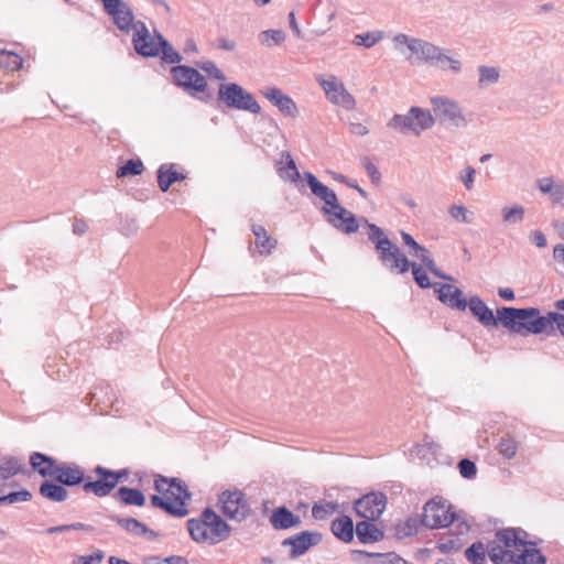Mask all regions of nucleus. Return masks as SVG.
Returning a JSON list of instances; mask_svg holds the SVG:
<instances>
[{
	"mask_svg": "<svg viewBox=\"0 0 564 564\" xmlns=\"http://www.w3.org/2000/svg\"><path fill=\"white\" fill-rule=\"evenodd\" d=\"M303 177L306 181L312 194L324 203V206L322 207L323 213H325V209L332 208L338 203L336 193L319 182L313 173L304 172Z\"/></svg>",
	"mask_w": 564,
	"mask_h": 564,
	"instance_id": "aec40b11",
	"label": "nucleus"
},
{
	"mask_svg": "<svg viewBox=\"0 0 564 564\" xmlns=\"http://www.w3.org/2000/svg\"><path fill=\"white\" fill-rule=\"evenodd\" d=\"M516 529H503L496 533L495 540L485 545L486 555L494 564H505L508 558L517 560L527 545Z\"/></svg>",
	"mask_w": 564,
	"mask_h": 564,
	"instance_id": "f03ea898",
	"label": "nucleus"
},
{
	"mask_svg": "<svg viewBox=\"0 0 564 564\" xmlns=\"http://www.w3.org/2000/svg\"><path fill=\"white\" fill-rule=\"evenodd\" d=\"M433 286L434 291L437 293V299L444 304L449 300L453 292L459 293V289L452 284L435 283Z\"/></svg>",
	"mask_w": 564,
	"mask_h": 564,
	"instance_id": "6e6d98bb",
	"label": "nucleus"
},
{
	"mask_svg": "<svg viewBox=\"0 0 564 564\" xmlns=\"http://www.w3.org/2000/svg\"><path fill=\"white\" fill-rule=\"evenodd\" d=\"M30 464L42 477L52 478H55L56 470L59 466V463H57L53 457L37 452L31 455Z\"/></svg>",
	"mask_w": 564,
	"mask_h": 564,
	"instance_id": "bb28decb",
	"label": "nucleus"
},
{
	"mask_svg": "<svg viewBox=\"0 0 564 564\" xmlns=\"http://www.w3.org/2000/svg\"><path fill=\"white\" fill-rule=\"evenodd\" d=\"M414 257L419 258L424 265L432 274L440 279L452 281L453 278L444 274L435 264V261L430 254V251L424 247V251L417 252Z\"/></svg>",
	"mask_w": 564,
	"mask_h": 564,
	"instance_id": "c03bdc74",
	"label": "nucleus"
},
{
	"mask_svg": "<svg viewBox=\"0 0 564 564\" xmlns=\"http://www.w3.org/2000/svg\"><path fill=\"white\" fill-rule=\"evenodd\" d=\"M23 59L10 51H0V67L14 72L22 67Z\"/></svg>",
	"mask_w": 564,
	"mask_h": 564,
	"instance_id": "de8ad7c7",
	"label": "nucleus"
},
{
	"mask_svg": "<svg viewBox=\"0 0 564 564\" xmlns=\"http://www.w3.org/2000/svg\"><path fill=\"white\" fill-rule=\"evenodd\" d=\"M400 235L404 246L409 248L410 256L414 257L417 252L424 251V247L417 243L410 234L402 230Z\"/></svg>",
	"mask_w": 564,
	"mask_h": 564,
	"instance_id": "052dcab7",
	"label": "nucleus"
},
{
	"mask_svg": "<svg viewBox=\"0 0 564 564\" xmlns=\"http://www.w3.org/2000/svg\"><path fill=\"white\" fill-rule=\"evenodd\" d=\"M332 532L336 538L341 540L343 542H350L354 539V523L352 520L347 517L343 516L332 523Z\"/></svg>",
	"mask_w": 564,
	"mask_h": 564,
	"instance_id": "2f4dec72",
	"label": "nucleus"
},
{
	"mask_svg": "<svg viewBox=\"0 0 564 564\" xmlns=\"http://www.w3.org/2000/svg\"><path fill=\"white\" fill-rule=\"evenodd\" d=\"M498 319L500 324L509 330L520 334H555L558 330L564 335V313L549 312L545 316L540 315V311L534 307L498 308Z\"/></svg>",
	"mask_w": 564,
	"mask_h": 564,
	"instance_id": "f257e3e1",
	"label": "nucleus"
},
{
	"mask_svg": "<svg viewBox=\"0 0 564 564\" xmlns=\"http://www.w3.org/2000/svg\"><path fill=\"white\" fill-rule=\"evenodd\" d=\"M430 66H434L443 72H449L454 75L463 70V62L451 50L435 45L430 62Z\"/></svg>",
	"mask_w": 564,
	"mask_h": 564,
	"instance_id": "a211bd4d",
	"label": "nucleus"
},
{
	"mask_svg": "<svg viewBox=\"0 0 564 564\" xmlns=\"http://www.w3.org/2000/svg\"><path fill=\"white\" fill-rule=\"evenodd\" d=\"M285 40V34L281 30H265L259 34V41L262 45L272 46L281 44Z\"/></svg>",
	"mask_w": 564,
	"mask_h": 564,
	"instance_id": "3c124183",
	"label": "nucleus"
},
{
	"mask_svg": "<svg viewBox=\"0 0 564 564\" xmlns=\"http://www.w3.org/2000/svg\"><path fill=\"white\" fill-rule=\"evenodd\" d=\"M377 252L381 263L391 272L403 274L410 270L411 261L394 243L389 242V246H384Z\"/></svg>",
	"mask_w": 564,
	"mask_h": 564,
	"instance_id": "4468645a",
	"label": "nucleus"
},
{
	"mask_svg": "<svg viewBox=\"0 0 564 564\" xmlns=\"http://www.w3.org/2000/svg\"><path fill=\"white\" fill-rule=\"evenodd\" d=\"M223 514L229 520L245 521L250 512V506L243 492L240 490L224 491L218 499Z\"/></svg>",
	"mask_w": 564,
	"mask_h": 564,
	"instance_id": "1a4fd4ad",
	"label": "nucleus"
},
{
	"mask_svg": "<svg viewBox=\"0 0 564 564\" xmlns=\"http://www.w3.org/2000/svg\"><path fill=\"white\" fill-rule=\"evenodd\" d=\"M328 223L340 232L350 235L358 230L359 221L357 217L348 209L343 207L339 202L332 208L325 209Z\"/></svg>",
	"mask_w": 564,
	"mask_h": 564,
	"instance_id": "f8f14e48",
	"label": "nucleus"
},
{
	"mask_svg": "<svg viewBox=\"0 0 564 564\" xmlns=\"http://www.w3.org/2000/svg\"><path fill=\"white\" fill-rule=\"evenodd\" d=\"M158 34L152 36L144 23L139 22V29H137L132 39L137 53L147 57L158 56L161 45Z\"/></svg>",
	"mask_w": 564,
	"mask_h": 564,
	"instance_id": "f3484780",
	"label": "nucleus"
},
{
	"mask_svg": "<svg viewBox=\"0 0 564 564\" xmlns=\"http://www.w3.org/2000/svg\"><path fill=\"white\" fill-rule=\"evenodd\" d=\"M524 207L521 205L505 206L501 209L502 221L506 225L520 224L524 219Z\"/></svg>",
	"mask_w": 564,
	"mask_h": 564,
	"instance_id": "79ce46f5",
	"label": "nucleus"
},
{
	"mask_svg": "<svg viewBox=\"0 0 564 564\" xmlns=\"http://www.w3.org/2000/svg\"><path fill=\"white\" fill-rule=\"evenodd\" d=\"M173 482V478L169 479L163 476H159L154 480V488L158 492H160L163 497L167 498L169 492L171 490Z\"/></svg>",
	"mask_w": 564,
	"mask_h": 564,
	"instance_id": "e2e57ef3",
	"label": "nucleus"
},
{
	"mask_svg": "<svg viewBox=\"0 0 564 564\" xmlns=\"http://www.w3.org/2000/svg\"><path fill=\"white\" fill-rule=\"evenodd\" d=\"M362 221L368 228V239L371 243L375 245L376 250L382 249L384 246H389V242H391V240L387 237V235L380 227H378L375 224L368 223L367 219H362Z\"/></svg>",
	"mask_w": 564,
	"mask_h": 564,
	"instance_id": "58836bf2",
	"label": "nucleus"
},
{
	"mask_svg": "<svg viewBox=\"0 0 564 564\" xmlns=\"http://www.w3.org/2000/svg\"><path fill=\"white\" fill-rule=\"evenodd\" d=\"M97 479L94 481H86L83 486L85 492H91L96 497H106L108 496L117 485L127 478L128 471L126 469L122 470H110L102 466H97L94 469Z\"/></svg>",
	"mask_w": 564,
	"mask_h": 564,
	"instance_id": "0eeeda50",
	"label": "nucleus"
},
{
	"mask_svg": "<svg viewBox=\"0 0 564 564\" xmlns=\"http://www.w3.org/2000/svg\"><path fill=\"white\" fill-rule=\"evenodd\" d=\"M197 66L210 77H214L221 82L226 79L224 73L212 61H202L197 64Z\"/></svg>",
	"mask_w": 564,
	"mask_h": 564,
	"instance_id": "13d9d810",
	"label": "nucleus"
},
{
	"mask_svg": "<svg viewBox=\"0 0 564 564\" xmlns=\"http://www.w3.org/2000/svg\"><path fill=\"white\" fill-rule=\"evenodd\" d=\"M270 523L275 530H286L300 527L302 521L286 507H279L272 512Z\"/></svg>",
	"mask_w": 564,
	"mask_h": 564,
	"instance_id": "393cba45",
	"label": "nucleus"
},
{
	"mask_svg": "<svg viewBox=\"0 0 564 564\" xmlns=\"http://www.w3.org/2000/svg\"><path fill=\"white\" fill-rule=\"evenodd\" d=\"M8 497V503H15V502H25L31 499V494L23 489L20 491H13L7 495Z\"/></svg>",
	"mask_w": 564,
	"mask_h": 564,
	"instance_id": "774afa93",
	"label": "nucleus"
},
{
	"mask_svg": "<svg viewBox=\"0 0 564 564\" xmlns=\"http://www.w3.org/2000/svg\"><path fill=\"white\" fill-rule=\"evenodd\" d=\"M143 170L144 166L141 160L131 159L117 170L116 175L118 178L127 177L130 175H140Z\"/></svg>",
	"mask_w": 564,
	"mask_h": 564,
	"instance_id": "09e8293b",
	"label": "nucleus"
},
{
	"mask_svg": "<svg viewBox=\"0 0 564 564\" xmlns=\"http://www.w3.org/2000/svg\"><path fill=\"white\" fill-rule=\"evenodd\" d=\"M322 536L317 532L302 531L295 535L285 539L283 546H291L290 556L299 557L308 551L310 547L319 543Z\"/></svg>",
	"mask_w": 564,
	"mask_h": 564,
	"instance_id": "6ab92c4d",
	"label": "nucleus"
},
{
	"mask_svg": "<svg viewBox=\"0 0 564 564\" xmlns=\"http://www.w3.org/2000/svg\"><path fill=\"white\" fill-rule=\"evenodd\" d=\"M116 498L127 506L142 507L145 503V497L141 490L129 487H120Z\"/></svg>",
	"mask_w": 564,
	"mask_h": 564,
	"instance_id": "c9c22d12",
	"label": "nucleus"
},
{
	"mask_svg": "<svg viewBox=\"0 0 564 564\" xmlns=\"http://www.w3.org/2000/svg\"><path fill=\"white\" fill-rule=\"evenodd\" d=\"M184 178L185 176L175 170L174 164H162L158 170V185L162 192H167L173 183Z\"/></svg>",
	"mask_w": 564,
	"mask_h": 564,
	"instance_id": "c756f323",
	"label": "nucleus"
},
{
	"mask_svg": "<svg viewBox=\"0 0 564 564\" xmlns=\"http://www.w3.org/2000/svg\"><path fill=\"white\" fill-rule=\"evenodd\" d=\"M111 520L116 521L123 530L138 536L145 535L149 539L156 538L158 533L149 529L145 524L134 518H121L112 516Z\"/></svg>",
	"mask_w": 564,
	"mask_h": 564,
	"instance_id": "cd10ccee",
	"label": "nucleus"
},
{
	"mask_svg": "<svg viewBox=\"0 0 564 564\" xmlns=\"http://www.w3.org/2000/svg\"><path fill=\"white\" fill-rule=\"evenodd\" d=\"M429 100L435 121L438 120L440 123L456 129L468 126V120L457 100L444 95L432 96Z\"/></svg>",
	"mask_w": 564,
	"mask_h": 564,
	"instance_id": "20e7f679",
	"label": "nucleus"
},
{
	"mask_svg": "<svg viewBox=\"0 0 564 564\" xmlns=\"http://www.w3.org/2000/svg\"><path fill=\"white\" fill-rule=\"evenodd\" d=\"M457 528L459 530L458 534L447 533L438 540L437 549L440 550V552L448 554L457 552L462 549L464 542L459 535L467 533L469 527L466 522L460 521Z\"/></svg>",
	"mask_w": 564,
	"mask_h": 564,
	"instance_id": "a878e982",
	"label": "nucleus"
},
{
	"mask_svg": "<svg viewBox=\"0 0 564 564\" xmlns=\"http://www.w3.org/2000/svg\"><path fill=\"white\" fill-rule=\"evenodd\" d=\"M456 520V514L451 511L446 501L432 499L423 507L422 523L427 528H445Z\"/></svg>",
	"mask_w": 564,
	"mask_h": 564,
	"instance_id": "9d476101",
	"label": "nucleus"
},
{
	"mask_svg": "<svg viewBox=\"0 0 564 564\" xmlns=\"http://www.w3.org/2000/svg\"><path fill=\"white\" fill-rule=\"evenodd\" d=\"M386 502L381 492H370L355 502V510L360 518L375 521L383 513Z\"/></svg>",
	"mask_w": 564,
	"mask_h": 564,
	"instance_id": "ddd939ff",
	"label": "nucleus"
},
{
	"mask_svg": "<svg viewBox=\"0 0 564 564\" xmlns=\"http://www.w3.org/2000/svg\"><path fill=\"white\" fill-rule=\"evenodd\" d=\"M167 499L172 501V503H182L183 507H186L187 501L191 500V494L180 480L173 478Z\"/></svg>",
	"mask_w": 564,
	"mask_h": 564,
	"instance_id": "a19ab883",
	"label": "nucleus"
},
{
	"mask_svg": "<svg viewBox=\"0 0 564 564\" xmlns=\"http://www.w3.org/2000/svg\"><path fill=\"white\" fill-rule=\"evenodd\" d=\"M203 518L206 520L207 544L215 545L230 536L231 528L213 509L206 508Z\"/></svg>",
	"mask_w": 564,
	"mask_h": 564,
	"instance_id": "2eb2a0df",
	"label": "nucleus"
},
{
	"mask_svg": "<svg viewBox=\"0 0 564 564\" xmlns=\"http://www.w3.org/2000/svg\"><path fill=\"white\" fill-rule=\"evenodd\" d=\"M187 530L191 538L197 543H207V527L203 513L199 519H189L187 521Z\"/></svg>",
	"mask_w": 564,
	"mask_h": 564,
	"instance_id": "4c0bfd02",
	"label": "nucleus"
},
{
	"mask_svg": "<svg viewBox=\"0 0 564 564\" xmlns=\"http://www.w3.org/2000/svg\"><path fill=\"white\" fill-rule=\"evenodd\" d=\"M351 557L355 564H377L370 558V552L354 550L351 551Z\"/></svg>",
	"mask_w": 564,
	"mask_h": 564,
	"instance_id": "338daca9",
	"label": "nucleus"
},
{
	"mask_svg": "<svg viewBox=\"0 0 564 564\" xmlns=\"http://www.w3.org/2000/svg\"><path fill=\"white\" fill-rule=\"evenodd\" d=\"M410 269L412 270L413 278L420 288L427 289L432 286L430 279L426 272L423 270L422 265H419L415 262H411Z\"/></svg>",
	"mask_w": 564,
	"mask_h": 564,
	"instance_id": "5fc2aeb1",
	"label": "nucleus"
},
{
	"mask_svg": "<svg viewBox=\"0 0 564 564\" xmlns=\"http://www.w3.org/2000/svg\"><path fill=\"white\" fill-rule=\"evenodd\" d=\"M448 214L462 224L471 223L473 214L463 205H452L448 208Z\"/></svg>",
	"mask_w": 564,
	"mask_h": 564,
	"instance_id": "864d4df0",
	"label": "nucleus"
},
{
	"mask_svg": "<svg viewBox=\"0 0 564 564\" xmlns=\"http://www.w3.org/2000/svg\"><path fill=\"white\" fill-rule=\"evenodd\" d=\"M151 505L155 508H161L169 514L174 517H185L188 513V509L183 507L182 503H172L167 498L153 495L150 499Z\"/></svg>",
	"mask_w": 564,
	"mask_h": 564,
	"instance_id": "72a5a7b5",
	"label": "nucleus"
},
{
	"mask_svg": "<svg viewBox=\"0 0 564 564\" xmlns=\"http://www.w3.org/2000/svg\"><path fill=\"white\" fill-rule=\"evenodd\" d=\"M316 80L329 102L340 106L346 110H352L356 107V99L338 77L335 75H328L327 77L317 76Z\"/></svg>",
	"mask_w": 564,
	"mask_h": 564,
	"instance_id": "6e6552de",
	"label": "nucleus"
},
{
	"mask_svg": "<svg viewBox=\"0 0 564 564\" xmlns=\"http://www.w3.org/2000/svg\"><path fill=\"white\" fill-rule=\"evenodd\" d=\"M40 494L44 498L54 502H62L68 498V492L62 484L47 480L41 484Z\"/></svg>",
	"mask_w": 564,
	"mask_h": 564,
	"instance_id": "473e14b6",
	"label": "nucleus"
},
{
	"mask_svg": "<svg viewBox=\"0 0 564 564\" xmlns=\"http://www.w3.org/2000/svg\"><path fill=\"white\" fill-rule=\"evenodd\" d=\"M392 42L394 48L408 61H415L417 63L427 64L433 51H435V44L404 33L394 35Z\"/></svg>",
	"mask_w": 564,
	"mask_h": 564,
	"instance_id": "39448f33",
	"label": "nucleus"
},
{
	"mask_svg": "<svg viewBox=\"0 0 564 564\" xmlns=\"http://www.w3.org/2000/svg\"><path fill=\"white\" fill-rule=\"evenodd\" d=\"M356 534L361 543L379 542L383 539V532L373 523L368 521H360L356 525Z\"/></svg>",
	"mask_w": 564,
	"mask_h": 564,
	"instance_id": "7c9ffc66",
	"label": "nucleus"
},
{
	"mask_svg": "<svg viewBox=\"0 0 564 564\" xmlns=\"http://www.w3.org/2000/svg\"><path fill=\"white\" fill-rule=\"evenodd\" d=\"M475 176H476V170L473 166H470V165H467L459 173V180L464 184V186H465V188L467 191H471L473 189L474 182H475Z\"/></svg>",
	"mask_w": 564,
	"mask_h": 564,
	"instance_id": "bf43d9fd",
	"label": "nucleus"
},
{
	"mask_svg": "<svg viewBox=\"0 0 564 564\" xmlns=\"http://www.w3.org/2000/svg\"><path fill=\"white\" fill-rule=\"evenodd\" d=\"M498 448L499 453L503 457H506L507 459H511L512 457H514L517 453V443L512 438L503 437L501 438Z\"/></svg>",
	"mask_w": 564,
	"mask_h": 564,
	"instance_id": "4d7b16f0",
	"label": "nucleus"
},
{
	"mask_svg": "<svg viewBox=\"0 0 564 564\" xmlns=\"http://www.w3.org/2000/svg\"><path fill=\"white\" fill-rule=\"evenodd\" d=\"M105 10L113 19L115 24L121 31H129L131 28L139 29V22L134 23L133 14L129 7L122 0H101Z\"/></svg>",
	"mask_w": 564,
	"mask_h": 564,
	"instance_id": "dca6fc26",
	"label": "nucleus"
},
{
	"mask_svg": "<svg viewBox=\"0 0 564 564\" xmlns=\"http://www.w3.org/2000/svg\"><path fill=\"white\" fill-rule=\"evenodd\" d=\"M536 187L543 194H547L554 205L564 206V181L542 177L536 181Z\"/></svg>",
	"mask_w": 564,
	"mask_h": 564,
	"instance_id": "b1692460",
	"label": "nucleus"
},
{
	"mask_svg": "<svg viewBox=\"0 0 564 564\" xmlns=\"http://www.w3.org/2000/svg\"><path fill=\"white\" fill-rule=\"evenodd\" d=\"M21 469L19 460L14 457L0 459V480H7L17 475Z\"/></svg>",
	"mask_w": 564,
	"mask_h": 564,
	"instance_id": "49530a36",
	"label": "nucleus"
},
{
	"mask_svg": "<svg viewBox=\"0 0 564 564\" xmlns=\"http://www.w3.org/2000/svg\"><path fill=\"white\" fill-rule=\"evenodd\" d=\"M218 98L228 108L260 113L261 107L254 97L235 83L221 84L218 89Z\"/></svg>",
	"mask_w": 564,
	"mask_h": 564,
	"instance_id": "423d86ee",
	"label": "nucleus"
},
{
	"mask_svg": "<svg viewBox=\"0 0 564 564\" xmlns=\"http://www.w3.org/2000/svg\"><path fill=\"white\" fill-rule=\"evenodd\" d=\"M171 73L175 84L191 96L197 97L198 94L205 93L207 88L206 79L195 68L177 65L172 67Z\"/></svg>",
	"mask_w": 564,
	"mask_h": 564,
	"instance_id": "9b49d317",
	"label": "nucleus"
},
{
	"mask_svg": "<svg viewBox=\"0 0 564 564\" xmlns=\"http://www.w3.org/2000/svg\"><path fill=\"white\" fill-rule=\"evenodd\" d=\"M387 126L399 133L420 137L435 126V118L430 109L412 106L406 113L394 115Z\"/></svg>",
	"mask_w": 564,
	"mask_h": 564,
	"instance_id": "7ed1b4c3",
	"label": "nucleus"
},
{
	"mask_svg": "<svg viewBox=\"0 0 564 564\" xmlns=\"http://www.w3.org/2000/svg\"><path fill=\"white\" fill-rule=\"evenodd\" d=\"M158 39L161 41L160 53L162 54V59L170 64L180 63L182 61L180 53L161 34H158Z\"/></svg>",
	"mask_w": 564,
	"mask_h": 564,
	"instance_id": "8fccbe9b",
	"label": "nucleus"
},
{
	"mask_svg": "<svg viewBox=\"0 0 564 564\" xmlns=\"http://www.w3.org/2000/svg\"><path fill=\"white\" fill-rule=\"evenodd\" d=\"M282 158L285 159L286 166L278 167V173L280 177L285 181L295 183L301 177V174L296 167L294 160L292 159L289 152H283Z\"/></svg>",
	"mask_w": 564,
	"mask_h": 564,
	"instance_id": "ea45409f",
	"label": "nucleus"
},
{
	"mask_svg": "<svg viewBox=\"0 0 564 564\" xmlns=\"http://www.w3.org/2000/svg\"><path fill=\"white\" fill-rule=\"evenodd\" d=\"M383 39V33L381 31H372L356 34L352 39V44L356 46H364L366 48H370L379 43Z\"/></svg>",
	"mask_w": 564,
	"mask_h": 564,
	"instance_id": "37998d69",
	"label": "nucleus"
},
{
	"mask_svg": "<svg viewBox=\"0 0 564 564\" xmlns=\"http://www.w3.org/2000/svg\"><path fill=\"white\" fill-rule=\"evenodd\" d=\"M337 503L336 502H323V503H316L312 508V514L317 520L326 519L328 516H332L337 511Z\"/></svg>",
	"mask_w": 564,
	"mask_h": 564,
	"instance_id": "603ef678",
	"label": "nucleus"
},
{
	"mask_svg": "<svg viewBox=\"0 0 564 564\" xmlns=\"http://www.w3.org/2000/svg\"><path fill=\"white\" fill-rule=\"evenodd\" d=\"M102 560L104 552L98 550L91 555L77 556L74 558L73 564H100Z\"/></svg>",
	"mask_w": 564,
	"mask_h": 564,
	"instance_id": "0e129e2a",
	"label": "nucleus"
},
{
	"mask_svg": "<svg viewBox=\"0 0 564 564\" xmlns=\"http://www.w3.org/2000/svg\"><path fill=\"white\" fill-rule=\"evenodd\" d=\"M64 486H77L86 482L84 469L74 463H61L54 478Z\"/></svg>",
	"mask_w": 564,
	"mask_h": 564,
	"instance_id": "4be33fe9",
	"label": "nucleus"
},
{
	"mask_svg": "<svg viewBox=\"0 0 564 564\" xmlns=\"http://www.w3.org/2000/svg\"><path fill=\"white\" fill-rule=\"evenodd\" d=\"M505 564H546V558L539 550L525 545L517 560L508 558Z\"/></svg>",
	"mask_w": 564,
	"mask_h": 564,
	"instance_id": "e433bc0d",
	"label": "nucleus"
},
{
	"mask_svg": "<svg viewBox=\"0 0 564 564\" xmlns=\"http://www.w3.org/2000/svg\"><path fill=\"white\" fill-rule=\"evenodd\" d=\"M468 306L471 314L485 327H496L500 323L498 315L495 316L494 312L485 304V302L477 295H474L468 301Z\"/></svg>",
	"mask_w": 564,
	"mask_h": 564,
	"instance_id": "5701e85b",
	"label": "nucleus"
},
{
	"mask_svg": "<svg viewBox=\"0 0 564 564\" xmlns=\"http://www.w3.org/2000/svg\"><path fill=\"white\" fill-rule=\"evenodd\" d=\"M252 232L254 235V246L260 254L268 256L276 247L278 241L268 235L264 227L260 225H252Z\"/></svg>",
	"mask_w": 564,
	"mask_h": 564,
	"instance_id": "c85d7f7f",
	"label": "nucleus"
},
{
	"mask_svg": "<svg viewBox=\"0 0 564 564\" xmlns=\"http://www.w3.org/2000/svg\"><path fill=\"white\" fill-rule=\"evenodd\" d=\"M478 87L479 88H487L489 86H492L500 80V67L497 66H488V65H480L478 66Z\"/></svg>",
	"mask_w": 564,
	"mask_h": 564,
	"instance_id": "f704fd0d",
	"label": "nucleus"
},
{
	"mask_svg": "<svg viewBox=\"0 0 564 564\" xmlns=\"http://www.w3.org/2000/svg\"><path fill=\"white\" fill-rule=\"evenodd\" d=\"M459 473L464 478L470 479L475 477L477 468L474 462L464 458L458 463Z\"/></svg>",
	"mask_w": 564,
	"mask_h": 564,
	"instance_id": "680f3d73",
	"label": "nucleus"
},
{
	"mask_svg": "<svg viewBox=\"0 0 564 564\" xmlns=\"http://www.w3.org/2000/svg\"><path fill=\"white\" fill-rule=\"evenodd\" d=\"M445 304L453 308L464 311L466 310L468 302L463 297V292L459 290L458 294L453 292L449 300Z\"/></svg>",
	"mask_w": 564,
	"mask_h": 564,
	"instance_id": "69168bd1",
	"label": "nucleus"
},
{
	"mask_svg": "<svg viewBox=\"0 0 564 564\" xmlns=\"http://www.w3.org/2000/svg\"><path fill=\"white\" fill-rule=\"evenodd\" d=\"M262 95L274 105L282 113L289 117H296L299 113L294 100L276 87H267L261 90Z\"/></svg>",
	"mask_w": 564,
	"mask_h": 564,
	"instance_id": "412c9836",
	"label": "nucleus"
},
{
	"mask_svg": "<svg viewBox=\"0 0 564 564\" xmlns=\"http://www.w3.org/2000/svg\"><path fill=\"white\" fill-rule=\"evenodd\" d=\"M465 556L467 561L473 564H485L487 556L485 544L480 541L473 543L468 549H466Z\"/></svg>",
	"mask_w": 564,
	"mask_h": 564,
	"instance_id": "a18cd8bd",
	"label": "nucleus"
}]
</instances>
